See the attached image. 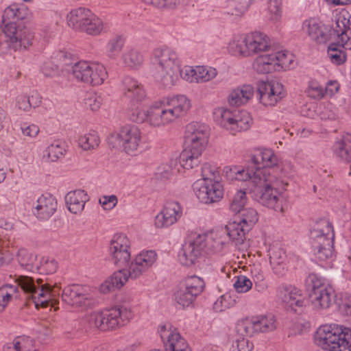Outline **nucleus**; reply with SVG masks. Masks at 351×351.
<instances>
[{"mask_svg":"<svg viewBox=\"0 0 351 351\" xmlns=\"http://www.w3.org/2000/svg\"><path fill=\"white\" fill-rule=\"evenodd\" d=\"M58 269L57 261L49 256H40L34 265V271L41 274H52Z\"/></svg>","mask_w":351,"mask_h":351,"instance_id":"43","label":"nucleus"},{"mask_svg":"<svg viewBox=\"0 0 351 351\" xmlns=\"http://www.w3.org/2000/svg\"><path fill=\"white\" fill-rule=\"evenodd\" d=\"M125 269H120L114 272L100 286V291L103 293H108L121 289L130 277L128 271V267Z\"/></svg>","mask_w":351,"mask_h":351,"instance_id":"30","label":"nucleus"},{"mask_svg":"<svg viewBox=\"0 0 351 351\" xmlns=\"http://www.w3.org/2000/svg\"><path fill=\"white\" fill-rule=\"evenodd\" d=\"M228 50L235 56H250L247 35L235 37L229 43Z\"/></svg>","mask_w":351,"mask_h":351,"instance_id":"41","label":"nucleus"},{"mask_svg":"<svg viewBox=\"0 0 351 351\" xmlns=\"http://www.w3.org/2000/svg\"><path fill=\"white\" fill-rule=\"evenodd\" d=\"M202 179L199 180L206 181L211 180L213 182H220L219 171L215 166L206 163L202 168Z\"/></svg>","mask_w":351,"mask_h":351,"instance_id":"56","label":"nucleus"},{"mask_svg":"<svg viewBox=\"0 0 351 351\" xmlns=\"http://www.w3.org/2000/svg\"><path fill=\"white\" fill-rule=\"evenodd\" d=\"M252 273L253 280L256 289L258 291H263L266 289L267 285L265 280L264 273L261 269H255Z\"/></svg>","mask_w":351,"mask_h":351,"instance_id":"64","label":"nucleus"},{"mask_svg":"<svg viewBox=\"0 0 351 351\" xmlns=\"http://www.w3.org/2000/svg\"><path fill=\"white\" fill-rule=\"evenodd\" d=\"M124 43V38L121 36L117 35L112 37L106 44V53L108 57L112 59L116 58L122 51Z\"/></svg>","mask_w":351,"mask_h":351,"instance_id":"51","label":"nucleus"},{"mask_svg":"<svg viewBox=\"0 0 351 351\" xmlns=\"http://www.w3.org/2000/svg\"><path fill=\"white\" fill-rule=\"evenodd\" d=\"M131 243L123 234H115L110 245V254L114 265L119 267H128L131 258Z\"/></svg>","mask_w":351,"mask_h":351,"instance_id":"15","label":"nucleus"},{"mask_svg":"<svg viewBox=\"0 0 351 351\" xmlns=\"http://www.w3.org/2000/svg\"><path fill=\"white\" fill-rule=\"evenodd\" d=\"M306 93L308 97L317 100H320L326 97L324 88L317 82H311L309 83Z\"/></svg>","mask_w":351,"mask_h":351,"instance_id":"60","label":"nucleus"},{"mask_svg":"<svg viewBox=\"0 0 351 351\" xmlns=\"http://www.w3.org/2000/svg\"><path fill=\"white\" fill-rule=\"evenodd\" d=\"M334 32L337 36L336 44L346 49H351V24L344 16H339L336 20Z\"/></svg>","mask_w":351,"mask_h":351,"instance_id":"28","label":"nucleus"},{"mask_svg":"<svg viewBox=\"0 0 351 351\" xmlns=\"http://www.w3.org/2000/svg\"><path fill=\"white\" fill-rule=\"evenodd\" d=\"M193 189L197 197L204 204L218 202L223 196V186L220 182L197 180Z\"/></svg>","mask_w":351,"mask_h":351,"instance_id":"16","label":"nucleus"},{"mask_svg":"<svg viewBox=\"0 0 351 351\" xmlns=\"http://www.w3.org/2000/svg\"><path fill=\"white\" fill-rule=\"evenodd\" d=\"M209 136L210 129L205 123L193 121L186 126L185 148L180 156V163L183 168L190 169L199 166Z\"/></svg>","mask_w":351,"mask_h":351,"instance_id":"5","label":"nucleus"},{"mask_svg":"<svg viewBox=\"0 0 351 351\" xmlns=\"http://www.w3.org/2000/svg\"><path fill=\"white\" fill-rule=\"evenodd\" d=\"M182 215V207L178 202H167L155 217L154 225L156 228H167L175 224Z\"/></svg>","mask_w":351,"mask_h":351,"instance_id":"17","label":"nucleus"},{"mask_svg":"<svg viewBox=\"0 0 351 351\" xmlns=\"http://www.w3.org/2000/svg\"><path fill=\"white\" fill-rule=\"evenodd\" d=\"M247 202L246 193L243 191H238L233 196L230 204V209L235 213H238L241 210L244 209L243 207Z\"/></svg>","mask_w":351,"mask_h":351,"instance_id":"55","label":"nucleus"},{"mask_svg":"<svg viewBox=\"0 0 351 351\" xmlns=\"http://www.w3.org/2000/svg\"><path fill=\"white\" fill-rule=\"evenodd\" d=\"M333 154L339 160L351 162V134H346L333 145Z\"/></svg>","mask_w":351,"mask_h":351,"instance_id":"37","label":"nucleus"},{"mask_svg":"<svg viewBox=\"0 0 351 351\" xmlns=\"http://www.w3.org/2000/svg\"><path fill=\"white\" fill-rule=\"evenodd\" d=\"M25 10L18 4H12L3 14V34H0V49L6 45L14 50L26 49L32 45L33 35L25 26L23 19Z\"/></svg>","mask_w":351,"mask_h":351,"instance_id":"4","label":"nucleus"},{"mask_svg":"<svg viewBox=\"0 0 351 351\" xmlns=\"http://www.w3.org/2000/svg\"><path fill=\"white\" fill-rule=\"evenodd\" d=\"M92 13L90 9L84 7L74 8L66 15L67 24L73 29L81 31Z\"/></svg>","mask_w":351,"mask_h":351,"instance_id":"34","label":"nucleus"},{"mask_svg":"<svg viewBox=\"0 0 351 351\" xmlns=\"http://www.w3.org/2000/svg\"><path fill=\"white\" fill-rule=\"evenodd\" d=\"M65 152L63 143L60 140H53L44 151L43 157L49 162H55L63 156Z\"/></svg>","mask_w":351,"mask_h":351,"instance_id":"44","label":"nucleus"},{"mask_svg":"<svg viewBox=\"0 0 351 351\" xmlns=\"http://www.w3.org/2000/svg\"><path fill=\"white\" fill-rule=\"evenodd\" d=\"M254 167H247L244 169L238 166H226L223 169V174L230 181H250L252 184Z\"/></svg>","mask_w":351,"mask_h":351,"instance_id":"35","label":"nucleus"},{"mask_svg":"<svg viewBox=\"0 0 351 351\" xmlns=\"http://www.w3.org/2000/svg\"><path fill=\"white\" fill-rule=\"evenodd\" d=\"M108 77V73L106 67L101 63L90 62L88 71V85L99 86Z\"/></svg>","mask_w":351,"mask_h":351,"instance_id":"39","label":"nucleus"},{"mask_svg":"<svg viewBox=\"0 0 351 351\" xmlns=\"http://www.w3.org/2000/svg\"><path fill=\"white\" fill-rule=\"evenodd\" d=\"M213 114L216 123L233 135L248 130L252 122L250 114L245 110L218 107L214 109Z\"/></svg>","mask_w":351,"mask_h":351,"instance_id":"10","label":"nucleus"},{"mask_svg":"<svg viewBox=\"0 0 351 351\" xmlns=\"http://www.w3.org/2000/svg\"><path fill=\"white\" fill-rule=\"evenodd\" d=\"M156 259L157 254L154 250L142 251L138 254L128 266V271L130 278L136 279L140 277L154 265Z\"/></svg>","mask_w":351,"mask_h":351,"instance_id":"20","label":"nucleus"},{"mask_svg":"<svg viewBox=\"0 0 351 351\" xmlns=\"http://www.w3.org/2000/svg\"><path fill=\"white\" fill-rule=\"evenodd\" d=\"M88 200V196L86 193L80 189L70 191L65 196L68 210L75 215H79L83 211Z\"/></svg>","mask_w":351,"mask_h":351,"instance_id":"33","label":"nucleus"},{"mask_svg":"<svg viewBox=\"0 0 351 351\" xmlns=\"http://www.w3.org/2000/svg\"><path fill=\"white\" fill-rule=\"evenodd\" d=\"M191 108V101L186 95H173L155 101L146 110L138 107L132 109L129 119L137 123L160 128L184 117Z\"/></svg>","mask_w":351,"mask_h":351,"instance_id":"1","label":"nucleus"},{"mask_svg":"<svg viewBox=\"0 0 351 351\" xmlns=\"http://www.w3.org/2000/svg\"><path fill=\"white\" fill-rule=\"evenodd\" d=\"M254 345L247 339L240 337L235 340L230 348V351H252Z\"/></svg>","mask_w":351,"mask_h":351,"instance_id":"63","label":"nucleus"},{"mask_svg":"<svg viewBox=\"0 0 351 351\" xmlns=\"http://www.w3.org/2000/svg\"><path fill=\"white\" fill-rule=\"evenodd\" d=\"M341 48L334 43L330 45L328 49V56L332 62L337 64H341L346 61V53Z\"/></svg>","mask_w":351,"mask_h":351,"instance_id":"54","label":"nucleus"},{"mask_svg":"<svg viewBox=\"0 0 351 351\" xmlns=\"http://www.w3.org/2000/svg\"><path fill=\"white\" fill-rule=\"evenodd\" d=\"M276 70L279 69H289L294 61V56L291 53L286 51H276Z\"/></svg>","mask_w":351,"mask_h":351,"instance_id":"52","label":"nucleus"},{"mask_svg":"<svg viewBox=\"0 0 351 351\" xmlns=\"http://www.w3.org/2000/svg\"><path fill=\"white\" fill-rule=\"evenodd\" d=\"M102 97L95 93H88L84 99L86 107L90 109L92 111L98 110L102 105Z\"/></svg>","mask_w":351,"mask_h":351,"instance_id":"59","label":"nucleus"},{"mask_svg":"<svg viewBox=\"0 0 351 351\" xmlns=\"http://www.w3.org/2000/svg\"><path fill=\"white\" fill-rule=\"evenodd\" d=\"M250 56L261 52L268 51L271 44L269 37L259 32L247 34Z\"/></svg>","mask_w":351,"mask_h":351,"instance_id":"31","label":"nucleus"},{"mask_svg":"<svg viewBox=\"0 0 351 351\" xmlns=\"http://www.w3.org/2000/svg\"><path fill=\"white\" fill-rule=\"evenodd\" d=\"M310 234L316 258L321 262L332 260L335 234L331 223L326 219L318 220Z\"/></svg>","mask_w":351,"mask_h":351,"instance_id":"7","label":"nucleus"},{"mask_svg":"<svg viewBox=\"0 0 351 351\" xmlns=\"http://www.w3.org/2000/svg\"><path fill=\"white\" fill-rule=\"evenodd\" d=\"M271 169L258 170L252 177L250 192L258 203L277 212H283L279 193L287 189L288 178L271 174Z\"/></svg>","mask_w":351,"mask_h":351,"instance_id":"3","label":"nucleus"},{"mask_svg":"<svg viewBox=\"0 0 351 351\" xmlns=\"http://www.w3.org/2000/svg\"><path fill=\"white\" fill-rule=\"evenodd\" d=\"M277 325L274 315H260L239 322L237 330L241 335L252 336L254 333L272 332L276 329Z\"/></svg>","mask_w":351,"mask_h":351,"instance_id":"14","label":"nucleus"},{"mask_svg":"<svg viewBox=\"0 0 351 351\" xmlns=\"http://www.w3.org/2000/svg\"><path fill=\"white\" fill-rule=\"evenodd\" d=\"M202 239L200 234H198L184 243L178 255L179 261L182 265L189 267L196 263L204 251Z\"/></svg>","mask_w":351,"mask_h":351,"instance_id":"19","label":"nucleus"},{"mask_svg":"<svg viewBox=\"0 0 351 351\" xmlns=\"http://www.w3.org/2000/svg\"><path fill=\"white\" fill-rule=\"evenodd\" d=\"M315 341L323 350L343 351L351 343V329L343 325H323L317 329Z\"/></svg>","mask_w":351,"mask_h":351,"instance_id":"6","label":"nucleus"},{"mask_svg":"<svg viewBox=\"0 0 351 351\" xmlns=\"http://www.w3.org/2000/svg\"><path fill=\"white\" fill-rule=\"evenodd\" d=\"M4 351H36L34 340L27 336L16 337L12 341L6 343Z\"/></svg>","mask_w":351,"mask_h":351,"instance_id":"40","label":"nucleus"},{"mask_svg":"<svg viewBox=\"0 0 351 351\" xmlns=\"http://www.w3.org/2000/svg\"><path fill=\"white\" fill-rule=\"evenodd\" d=\"M302 29L312 40L318 44L324 43L327 40V34L323 25L315 19L304 21Z\"/></svg>","mask_w":351,"mask_h":351,"instance_id":"32","label":"nucleus"},{"mask_svg":"<svg viewBox=\"0 0 351 351\" xmlns=\"http://www.w3.org/2000/svg\"><path fill=\"white\" fill-rule=\"evenodd\" d=\"M278 300L287 308L295 312L298 307L304 305V298L301 290L290 285H282L278 289Z\"/></svg>","mask_w":351,"mask_h":351,"instance_id":"23","label":"nucleus"},{"mask_svg":"<svg viewBox=\"0 0 351 351\" xmlns=\"http://www.w3.org/2000/svg\"><path fill=\"white\" fill-rule=\"evenodd\" d=\"M154 77L160 86L170 88L181 77L190 83H197L196 67H181V60L177 52L169 47H158L154 50L152 58Z\"/></svg>","mask_w":351,"mask_h":351,"instance_id":"2","label":"nucleus"},{"mask_svg":"<svg viewBox=\"0 0 351 351\" xmlns=\"http://www.w3.org/2000/svg\"><path fill=\"white\" fill-rule=\"evenodd\" d=\"M123 63L127 67L134 69L141 66L143 62V56L135 49L126 50L121 56Z\"/></svg>","mask_w":351,"mask_h":351,"instance_id":"50","label":"nucleus"},{"mask_svg":"<svg viewBox=\"0 0 351 351\" xmlns=\"http://www.w3.org/2000/svg\"><path fill=\"white\" fill-rule=\"evenodd\" d=\"M254 89L251 85H243L231 91L228 102L231 106H239L246 104L253 96Z\"/></svg>","mask_w":351,"mask_h":351,"instance_id":"36","label":"nucleus"},{"mask_svg":"<svg viewBox=\"0 0 351 351\" xmlns=\"http://www.w3.org/2000/svg\"><path fill=\"white\" fill-rule=\"evenodd\" d=\"M174 297L176 302L184 308L191 305L197 298L181 283H179L178 289L174 293Z\"/></svg>","mask_w":351,"mask_h":351,"instance_id":"47","label":"nucleus"},{"mask_svg":"<svg viewBox=\"0 0 351 351\" xmlns=\"http://www.w3.org/2000/svg\"><path fill=\"white\" fill-rule=\"evenodd\" d=\"M180 283L196 296L199 295L205 287L204 280L195 275L186 276Z\"/></svg>","mask_w":351,"mask_h":351,"instance_id":"49","label":"nucleus"},{"mask_svg":"<svg viewBox=\"0 0 351 351\" xmlns=\"http://www.w3.org/2000/svg\"><path fill=\"white\" fill-rule=\"evenodd\" d=\"M235 300H233L228 293L220 296L214 303L213 308L217 312H221L226 308L234 306Z\"/></svg>","mask_w":351,"mask_h":351,"instance_id":"58","label":"nucleus"},{"mask_svg":"<svg viewBox=\"0 0 351 351\" xmlns=\"http://www.w3.org/2000/svg\"><path fill=\"white\" fill-rule=\"evenodd\" d=\"M276 64L275 52H272L257 57L254 61L253 68L258 73H269L276 70Z\"/></svg>","mask_w":351,"mask_h":351,"instance_id":"38","label":"nucleus"},{"mask_svg":"<svg viewBox=\"0 0 351 351\" xmlns=\"http://www.w3.org/2000/svg\"><path fill=\"white\" fill-rule=\"evenodd\" d=\"M15 282L25 293L32 295L36 308L53 306L54 297L60 294V289L58 286L51 287L47 283L43 284L41 278L36 279V285L32 278L19 276L16 278Z\"/></svg>","mask_w":351,"mask_h":351,"instance_id":"8","label":"nucleus"},{"mask_svg":"<svg viewBox=\"0 0 351 351\" xmlns=\"http://www.w3.org/2000/svg\"><path fill=\"white\" fill-rule=\"evenodd\" d=\"M112 138H114L117 145L122 147L127 154L134 155L143 144L144 137L138 126L126 125L112 135Z\"/></svg>","mask_w":351,"mask_h":351,"instance_id":"13","label":"nucleus"},{"mask_svg":"<svg viewBox=\"0 0 351 351\" xmlns=\"http://www.w3.org/2000/svg\"><path fill=\"white\" fill-rule=\"evenodd\" d=\"M311 288L309 293L312 305L316 309L328 308L334 302L335 291L332 287L326 284L316 274H310L306 280Z\"/></svg>","mask_w":351,"mask_h":351,"instance_id":"12","label":"nucleus"},{"mask_svg":"<svg viewBox=\"0 0 351 351\" xmlns=\"http://www.w3.org/2000/svg\"><path fill=\"white\" fill-rule=\"evenodd\" d=\"M257 91L264 106H274L285 95L283 85L278 81L260 82Z\"/></svg>","mask_w":351,"mask_h":351,"instance_id":"18","label":"nucleus"},{"mask_svg":"<svg viewBox=\"0 0 351 351\" xmlns=\"http://www.w3.org/2000/svg\"><path fill=\"white\" fill-rule=\"evenodd\" d=\"M122 92L123 95L134 105V108H131L130 110L128 115L132 109L137 107L140 108L138 106H135L136 104L143 101L146 97L143 86L138 80L130 76L125 77L123 79Z\"/></svg>","mask_w":351,"mask_h":351,"instance_id":"25","label":"nucleus"},{"mask_svg":"<svg viewBox=\"0 0 351 351\" xmlns=\"http://www.w3.org/2000/svg\"><path fill=\"white\" fill-rule=\"evenodd\" d=\"M252 287V280L245 276H239L234 283V287L238 293H246Z\"/></svg>","mask_w":351,"mask_h":351,"instance_id":"62","label":"nucleus"},{"mask_svg":"<svg viewBox=\"0 0 351 351\" xmlns=\"http://www.w3.org/2000/svg\"><path fill=\"white\" fill-rule=\"evenodd\" d=\"M100 143V139L97 132L90 130L80 135L78 145L84 150L88 151L97 148Z\"/></svg>","mask_w":351,"mask_h":351,"instance_id":"45","label":"nucleus"},{"mask_svg":"<svg viewBox=\"0 0 351 351\" xmlns=\"http://www.w3.org/2000/svg\"><path fill=\"white\" fill-rule=\"evenodd\" d=\"M252 162L255 165H261L263 167H254L253 176L258 170L271 169V174L280 177L282 168L279 166L280 160L278 156L270 149H263L252 158Z\"/></svg>","mask_w":351,"mask_h":351,"instance_id":"21","label":"nucleus"},{"mask_svg":"<svg viewBox=\"0 0 351 351\" xmlns=\"http://www.w3.org/2000/svg\"><path fill=\"white\" fill-rule=\"evenodd\" d=\"M105 28L106 25L102 19L97 16L94 13H92V16L89 17L81 31L91 36H98Z\"/></svg>","mask_w":351,"mask_h":351,"instance_id":"46","label":"nucleus"},{"mask_svg":"<svg viewBox=\"0 0 351 351\" xmlns=\"http://www.w3.org/2000/svg\"><path fill=\"white\" fill-rule=\"evenodd\" d=\"M233 222L226 226L228 237L239 249L247 247L245 243V234L258 220L257 211L252 208L241 210Z\"/></svg>","mask_w":351,"mask_h":351,"instance_id":"11","label":"nucleus"},{"mask_svg":"<svg viewBox=\"0 0 351 351\" xmlns=\"http://www.w3.org/2000/svg\"><path fill=\"white\" fill-rule=\"evenodd\" d=\"M197 83L208 82L215 78L217 75L216 69L208 66H196Z\"/></svg>","mask_w":351,"mask_h":351,"instance_id":"53","label":"nucleus"},{"mask_svg":"<svg viewBox=\"0 0 351 351\" xmlns=\"http://www.w3.org/2000/svg\"><path fill=\"white\" fill-rule=\"evenodd\" d=\"M160 337L162 340L165 350H173V349L186 348V341L181 337L180 333L171 326H162L160 330Z\"/></svg>","mask_w":351,"mask_h":351,"instance_id":"27","label":"nucleus"},{"mask_svg":"<svg viewBox=\"0 0 351 351\" xmlns=\"http://www.w3.org/2000/svg\"><path fill=\"white\" fill-rule=\"evenodd\" d=\"M250 5V0H238L232 2L230 4L228 14L234 16H241L247 10Z\"/></svg>","mask_w":351,"mask_h":351,"instance_id":"57","label":"nucleus"},{"mask_svg":"<svg viewBox=\"0 0 351 351\" xmlns=\"http://www.w3.org/2000/svg\"><path fill=\"white\" fill-rule=\"evenodd\" d=\"M90 62L88 61H79L73 64L71 69H68L73 77L77 82L87 84L88 82V71Z\"/></svg>","mask_w":351,"mask_h":351,"instance_id":"42","label":"nucleus"},{"mask_svg":"<svg viewBox=\"0 0 351 351\" xmlns=\"http://www.w3.org/2000/svg\"><path fill=\"white\" fill-rule=\"evenodd\" d=\"M38 256L26 249L21 248L18 250L16 258L19 264L24 269L34 272V265L38 260Z\"/></svg>","mask_w":351,"mask_h":351,"instance_id":"48","label":"nucleus"},{"mask_svg":"<svg viewBox=\"0 0 351 351\" xmlns=\"http://www.w3.org/2000/svg\"><path fill=\"white\" fill-rule=\"evenodd\" d=\"M269 260L274 273L278 276H285L292 267L291 258H287L285 252L280 248L272 250Z\"/></svg>","mask_w":351,"mask_h":351,"instance_id":"29","label":"nucleus"},{"mask_svg":"<svg viewBox=\"0 0 351 351\" xmlns=\"http://www.w3.org/2000/svg\"><path fill=\"white\" fill-rule=\"evenodd\" d=\"M282 0H268L267 9L269 13V18L272 21H278L281 16Z\"/></svg>","mask_w":351,"mask_h":351,"instance_id":"61","label":"nucleus"},{"mask_svg":"<svg viewBox=\"0 0 351 351\" xmlns=\"http://www.w3.org/2000/svg\"><path fill=\"white\" fill-rule=\"evenodd\" d=\"M227 228L200 234L204 243V250L206 254L221 253L227 244Z\"/></svg>","mask_w":351,"mask_h":351,"instance_id":"24","label":"nucleus"},{"mask_svg":"<svg viewBox=\"0 0 351 351\" xmlns=\"http://www.w3.org/2000/svg\"><path fill=\"white\" fill-rule=\"evenodd\" d=\"M56 208V198L51 194H43L36 201L34 214L40 219L47 220L54 214Z\"/></svg>","mask_w":351,"mask_h":351,"instance_id":"26","label":"nucleus"},{"mask_svg":"<svg viewBox=\"0 0 351 351\" xmlns=\"http://www.w3.org/2000/svg\"><path fill=\"white\" fill-rule=\"evenodd\" d=\"M62 300L75 307L86 308L91 302L87 289L78 285H73L65 287L62 293Z\"/></svg>","mask_w":351,"mask_h":351,"instance_id":"22","label":"nucleus"},{"mask_svg":"<svg viewBox=\"0 0 351 351\" xmlns=\"http://www.w3.org/2000/svg\"><path fill=\"white\" fill-rule=\"evenodd\" d=\"M133 316L134 313L130 308L116 306L93 313L90 315L89 322L99 330L105 331L125 325Z\"/></svg>","mask_w":351,"mask_h":351,"instance_id":"9","label":"nucleus"}]
</instances>
